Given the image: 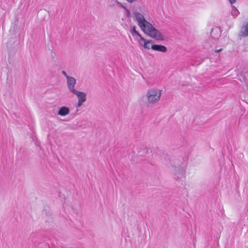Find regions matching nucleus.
I'll return each mask as SVG.
<instances>
[{"label":"nucleus","instance_id":"5","mask_svg":"<svg viewBox=\"0 0 248 248\" xmlns=\"http://www.w3.org/2000/svg\"><path fill=\"white\" fill-rule=\"evenodd\" d=\"M66 80L68 89L70 92L73 93V92L76 91V90L75 89V87L76 83V80L73 77H70V78H67Z\"/></svg>","mask_w":248,"mask_h":248},{"label":"nucleus","instance_id":"10","mask_svg":"<svg viewBox=\"0 0 248 248\" xmlns=\"http://www.w3.org/2000/svg\"><path fill=\"white\" fill-rule=\"evenodd\" d=\"M239 14V11L234 6H232L231 14L233 17H236Z\"/></svg>","mask_w":248,"mask_h":248},{"label":"nucleus","instance_id":"2","mask_svg":"<svg viewBox=\"0 0 248 248\" xmlns=\"http://www.w3.org/2000/svg\"><path fill=\"white\" fill-rule=\"evenodd\" d=\"M161 95V91L156 88L149 89L146 93L147 102L149 104L157 103Z\"/></svg>","mask_w":248,"mask_h":248},{"label":"nucleus","instance_id":"14","mask_svg":"<svg viewBox=\"0 0 248 248\" xmlns=\"http://www.w3.org/2000/svg\"><path fill=\"white\" fill-rule=\"evenodd\" d=\"M137 0H125L127 2V3L130 4H132L135 3L137 1Z\"/></svg>","mask_w":248,"mask_h":248},{"label":"nucleus","instance_id":"17","mask_svg":"<svg viewBox=\"0 0 248 248\" xmlns=\"http://www.w3.org/2000/svg\"><path fill=\"white\" fill-rule=\"evenodd\" d=\"M115 5H117L118 6V3H119V1L118 0H115Z\"/></svg>","mask_w":248,"mask_h":248},{"label":"nucleus","instance_id":"15","mask_svg":"<svg viewBox=\"0 0 248 248\" xmlns=\"http://www.w3.org/2000/svg\"><path fill=\"white\" fill-rule=\"evenodd\" d=\"M231 5H232L236 2V0H228Z\"/></svg>","mask_w":248,"mask_h":248},{"label":"nucleus","instance_id":"7","mask_svg":"<svg viewBox=\"0 0 248 248\" xmlns=\"http://www.w3.org/2000/svg\"><path fill=\"white\" fill-rule=\"evenodd\" d=\"M151 48L154 50L165 52L167 51V48L165 46L161 45H153Z\"/></svg>","mask_w":248,"mask_h":248},{"label":"nucleus","instance_id":"3","mask_svg":"<svg viewBox=\"0 0 248 248\" xmlns=\"http://www.w3.org/2000/svg\"><path fill=\"white\" fill-rule=\"evenodd\" d=\"M72 93L76 95L78 98L77 108L80 107L83 103L86 100V94L84 92L77 90Z\"/></svg>","mask_w":248,"mask_h":248},{"label":"nucleus","instance_id":"13","mask_svg":"<svg viewBox=\"0 0 248 248\" xmlns=\"http://www.w3.org/2000/svg\"><path fill=\"white\" fill-rule=\"evenodd\" d=\"M62 73L63 74V75L66 78V79L68 78H70V76H69L65 71H62Z\"/></svg>","mask_w":248,"mask_h":248},{"label":"nucleus","instance_id":"12","mask_svg":"<svg viewBox=\"0 0 248 248\" xmlns=\"http://www.w3.org/2000/svg\"><path fill=\"white\" fill-rule=\"evenodd\" d=\"M118 6L124 9V10L127 11L128 12L127 8L125 6H124L121 2H120L119 3H118Z\"/></svg>","mask_w":248,"mask_h":248},{"label":"nucleus","instance_id":"18","mask_svg":"<svg viewBox=\"0 0 248 248\" xmlns=\"http://www.w3.org/2000/svg\"><path fill=\"white\" fill-rule=\"evenodd\" d=\"M221 48H220V49H217V50H215V52H216V53H217V52H219L221 51Z\"/></svg>","mask_w":248,"mask_h":248},{"label":"nucleus","instance_id":"9","mask_svg":"<svg viewBox=\"0 0 248 248\" xmlns=\"http://www.w3.org/2000/svg\"><path fill=\"white\" fill-rule=\"evenodd\" d=\"M240 34L242 36H248V23L242 28Z\"/></svg>","mask_w":248,"mask_h":248},{"label":"nucleus","instance_id":"6","mask_svg":"<svg viewBox=\"0 0 248 248\" xmlns=\"http://www.w3.org/2000/svg\"><path fill=\"white\" fill-rule=\"evenodd\" d=\"M70 113L69 108L65 106H63L60 108L58 111V115H60L61 116H65Z\"/></svg>","mask_w":248,"mask_h":248},{"label":"nucleus","instance_id":"8","mask_svg":"<svg viewBox=\"0 0 248 248\" xmlns=\"http://www.w3.org/2000/svg\"><path fill=\"white\" fill-rule=\"evenodd\" d=\"M140 39L143 43V44L140 43V45L145 48L149 49L150 48V44L151 43V41L146 40L143 37H140Z\"/></svg>","mask_w":248,"mask_h":248},{"label":"nucleus","instance_id":"4","mask_svg":"<svg viewBox=\"0 0 248 248\" xmlns=\"http://www.w3.org/2000/svg\"><path fill=\"white\" fill-rule=\"evenodd\" d=\"M185 171L186 169L184 167L175 168L173 172L174 178L178 180L184 178L185 177Z\"/></svg>","mask_w":248,"mask_h":248},{"label":"nucleus","instance_id":"16","mask_svg":"<svg viewBox=\"0 0 248 248\" xmlns=\"http://www.w3.org/2000/svg\"><path fill=\"white\" fill-rule=\"evenodd\" d=\"M115 0H112L111 2V6H114L115 5Z\"/></svg>","mask_w":248,"mask_h":248},{"label":"nucleus","instance_id":"1","mask_svg":"<svg viewBox=\"0 0 248 248\" xmlns=\"http://www.w3.org/2000/svg\"><path fill=\"white\" fill-rule=\"evenodd\" d=\"M134 16L138 24L142 31L148 36L157 41H163L164 36L161 32L146 20L144 16L140 13L135 12Z\"/></svg>","mask_w":248,"mask_h":248},{"label":"nucleus","instance_id":"11","mask_svg":"<svg viewBox=\"0 0 248 248\" xmlns=\"http://www.w3.org/2000/svg\"><path fill=\"white\" fill-rule=\"evenodd\" d=\"M131 34L133 36H134V35L136 34L140 38V37H142L141 35L140 34V33L136 30V27L135 26L132 27Z\"/></svg>","mask_w":248,"mask_h":248}]
</instances>
